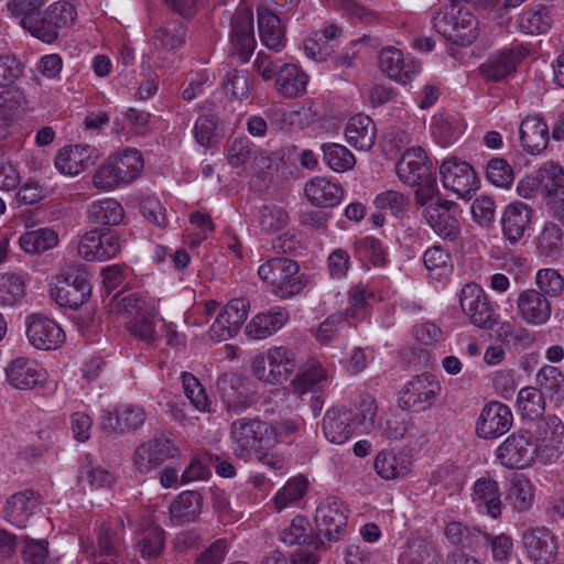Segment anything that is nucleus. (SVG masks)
I'll list each match as a JSON object with an SVG mask.
<instances>
[{
  "label": "nucleus",
  "mask_w": 564,
  "mask_h": 564,
  "mask_svg": "<svg viewBox=\"0 0 564 564\" xmlns=\"http://www.w3.org/2000/svg\"><path fill=\"white\" fill-rule=\"evenodd\" d=\"M258 30L262 45L272 52L279 53L285 46V25L270 9L258 8Z\"/></svg>",
  "instance_id": "obj_29"
},
{
  "label": "nucleus",
  "mask_w": 564,
  "mask_h": 564,
  "mask_svg": "<svg viewBox=\"0 0 564 564\" xmlns=\"http://www.w3.org/2000/svg\"><path fill=\"white\" fill-rule=\"evenodd\" d=\"M265 422L259 417H240L230 425V441L236 457L247 462L257 449H267L264 444Z\"/></svg>",
  "instance_id": "obj_5"
},
{
  "label": "nucleus",
  "mask_w": 564,
  "mask_h": 564,
  "mask_svg": "<svg viewBox=\"0 0 564 564\" xmlns=\"http://www.w3.org/2000/svg\"><path fill=\"white\" fill-rule=\"evenodd\" d=\"M327 373L321 364H312L305 370L297 373L292 381L294 392L303 395L312 390L316 384L326 380Z\"/></svg>",
  "instance_id": "obj_59"
},
{
  "label": "nucleus",
  "mask_w": 564,
  "mask_h": 564,
  "mask_svg": "<svg viewBox=\"0 0 564 564\" xmlns=\"http://www.w3.org/2000/svg\"><path fill=\"white\" fill-rule=\"evenodd\" d=\"M456 206L451 200H437L429 204L423 212L424 218L433 231L441 238L455 241L460 235V225L452 213Z\"/></svg>",
  "instance_id": "obj_18"
},
{
  "label": "nucleus",
  "mask_w": 564,
  "mask_h": 564,
  "mask_svg": "<svg viewBox=\"0 0 564 564\" xmlns=\"http://www.w3.org/2000/svg\"><path fill=\"white\" fill-rule=\"evenodd\" d=\"M7 379L12 387L31 390L46 381L47 373L35 360L26 357L13 359L6 368Z\"/></svg>",
  "instance_id": "obj_22"
},
{
  "label": "nucleus",
  "mask_w": 564,
  "mask_h": 564,
  "mask_svg": "<svg viewBox=\"0 0 564 564\" xmlns=\"http://www.w3.org/2000/svg\"><path fill=\"white\" fill-rule=\"evenodd\" d=\"M304 194L312 205L333 208L341 203L345 191L338 183L323 176H315L306 182Z\"/></svg>",
  "instance_id": "obj_27"
},
{
  "label": "nucleus",
  "mask_w": 564,
  "mask_h": 564,
  "mask_svg": "<svg viewBox=\"0 0 564 564\" xmlns=\"http://www.w3.org/2000/svg\"><path fill=\"white\" fill-rule=\"evenodd\" d=\"M536 381L541 389L550 393V397L555 401L564 399V376L554 366L542 367L538 375Z\"/></svg>",
  "instance_id": "obj_58"
},
{
  "label": "nucleus",
  "mask_w": 564,
  "mask_h": 564,
  "mask_svg": "<svg viewBox=\"0 0 564 564\" xmlns=\"http://www.w3.org/2000/svg\"><path fill=\"white\" fill-rule=\"evenodd\" d=\"M122 249V242L112 231L98 229L86 232L79 240L78 254L88 261H107L117 257Z\"/></svg>",
  "instance_id": "obj_12"
},
{
  "label": "nucleus",
  "mask_w": 564,
  "mask_h": 564,
  "mask_svg": "<svg viewBox=\"0 0 564 564\" xmlns=\"http://www.w3.org/2000/svg\"><path fill=\"white\" fill-rule=\"evenodd\" d=\"M289 215L283 207L268 204L263 205L259 210V224L262 230L267 232H275L286 226Z\"/></svg>",
  "instance_id": "obj_60"
},
{
  "label": "nucleus",
  "mask_w": 564,
  "mask_h": 564,
  "mask_svg": "<svg viewBox=\"0 0 564 564\" xmlns=\"http://www.w3.org/2000/svg\"><path fill=\"white\" fill-rule=\"evenodd\" d=\"M553 23L551 9L544 4H534L523 11L518 20V30L527 35H540L547 33Z\"/></svg>",
  "instance_id": "obj_39"
},
{
  "label": "nucleus",
  "mask_w": 564,
  "mask_h": 564,
  "mask_svg": "<svg viewBox=\"0 0 564 564\" xmlns=\"http://www.w3.org/2000/svg\"><path fill=\"white\" fill-rule=\"evenodd\" d=\"M441 386L435 376L421 373L409 381L399 393V404L403 410L422 412L430 409L440 394Z\"/></svg>",
  "instance_id": "obj_8"
},
{
  "label": "nucleus",
  "mask_w": 564,
  "mask_h": 564,
  "mask_svg": "<svg viewBox=\"0 0 564 564\" xmlns=\"http://www.w3.org/2000/svg\"><path fill=\"white\" fill-rule=\"evenodd\" d=\"M517 312L525 324L540 326L551 318L552 305L545 294L535 289H527L518 295Z\"/></svg>",
  "instance_id": "obj_20"
},
{
  "label": "nucleus",
  "mask_w": 564,
  "mask_h": 564,
  "mask_svg": "<svg viewBox=\"0 0 564 564\" xmlns=\"http://www.w3.org/2000/svg\"><path fill=\"white\" fill-rule=\"evenodd\" d=\"M542 446L533 444L528 431H519L508 436L496 449V458L507 468H524L536 456L543 457Z\"/></svg>",
  "instance_id": "obj_4"
},
{
  "label": "nucleus",
  "mask_w": 564,
  "mask_h": 564,
  "mask_svg": "<svg viewBox=\"0 0 564 564\" xmlns=\"http://www.w3.org/2000/svg\"><path fill=\"white\" fill-rule=\"evenodd\" d=\"M307 82V74L296 64L283 63L275 79V89L285 98H296L306 91Z\"/></svg>",
  "instance_id": "obj_36"
},
{
  "label": "nucleus",
  "mask_w": 564,
  "mask_h": 564,
  "mask_svg": "<svg viewBox=\"0 0 564 564\" xmlns=\"http://www.w3.org/2000/svg\"><path fill=\"white\" fill-rule=\"evenodd\" d=\"M376 473L386 480L403 477L411 470L410 457L401 452L382 449L375 459Z\"/></svg>",
  "instance_id": "obj_37"
},
{
  "label": "nucleus",
  "mask_w": 564,
  "mask_h": 564,
  "mask_svg": "<svg viewBox=\"0 0 564 564\" xmlns=\"http://www.w3.org/2000/svg\"><path fill=\"white\" fill-rule=\"evenodd\" d=\"M347 142L357 150L369 151L377 138V128L373 120L364 113L349 118L345 127Z\"/></svg>",
  "instance_id": "obj_31"
},
{
  "label": "nucleus",
  "mask_w": 564,
  "mask_h": 564,
  "mask_svg": "<svg viewBox=\"0 0 564 564\" xmlns=\"http://www.w3.org/2000/svg\"><path fill=\"white\" fill-rule=\"evenodd\" d=\"M540 194L547 202L564 198V167L558 163L546 162L536 171Z\"/></svg>",
  "instance_id": "obj_35"
},
{
  "label": "nucleus",
  "mask_w": 564,
  "mask_h": 564,
  "mask_svg": "<svg viewBox=\"0 0 564 564\" xmlns=\"http://www.w3.org/2000/svg\"><path fill=\"white\" fill-rule=\"evenodd\" d=\"M308 482L304 477L290 479L274 496L273 505L276 511L300 501L307 491Z\"/></svg>",
  "instance_id": "obj_53"
},
{
  "label": "nucleus",
  "mask_w": 564,
  "mask_h": 564,
  "mask_svg": "<svg viewBox=\"0 0 564 564\" xmlns=\"http://www.w3.org/2000/svg\"><path fill=\"white\" fill-rule=\"evenodd\" d=\"M399 180L409 186L421 184L431 176L427 156L421 147H412L402 153L395 166Z\"/></svg>",
  "instance_id": "obj_24"
},
{
  "label": "nucleus",
  "mask_w": 564,
  "mask_h": 564,
  "mask_svg": "<svg viewBox=\"0 0 564 564\" xmlns=\"http://www.w3.org/2000/svg\"><path fill=\"white\" fill-rule=\"evenodd\" d=\"M290 319L289 311L283 306H272L254 315L246 325L245 333L252 339H265L278 333Z\"/></svg>",
  "instance_id": "obj_25"
},
{
  "label": "nucleus",
  "mask_w": 564,
  "mask_h": 564,
  "mask_svg": "<svg viewBox=\"0 0 564 564\" xmlns=\"http://www.w3.org/2000/svg\"><path fill=\"white\" fill-rule=\"evenodd\" d=\"M459 304L470 322L480 328L491 329L498 323L491 303L484 290L476 283H467L460 290Z\"/></svg>",
  "instance_id": "obj_9"
},
{
  "label": "nucleus",
  "mask_w": 564,
  "mask_h": 564,
  "mask_svg": "<svg viewBox=\"0 0 564 564\" xmlns=\"http://www.w3.org/2000/svg\"><path fill=\"white\" fill-rule=\"evenodd\" d=\"M156 314H148L147 312L133 317L128 324V330L131 336L152 345L158 338L155 325L151 318H155Z\"/></svg>",
  "instance_id": "obj_61"
},
{
  "label": "nucleus",
  "mask_w": 564,
  "mask_h": 564,
  "mask_svg": "<svg viewBox=\"0 0 564 564\" xmlns=\"http://www.w3.org/2000/svg\"><path fill=\"white\" fill-rule=\"evenodd\" d=\"M99 151L89 144H76L61 149L55 156V167L65 175H78L99 159Z\"/></svg>",
  "instance_id": "obj_19"
},
{
  "label": "nucleus",
  "mask_w": 564,
  "mask_h": 564,
  "mask_svg": "<svg viewBox=\"0 0 564 564\" xmlns=\"http://www.w3.org/2000/svg\"><path fill=\"white\" fill-rule=\"evenodd\" d=\"M347 509L336 497H327L316 508L315 523L318 532L328 541L337 542L346 533Z\"/></svg>",
  "instance_id": "obj_10"
},
{
  "label": "nucleus",
  "mask_w": 564,
  "mask_h": 564,
  "mask_svg": "<svg viewBox=\"0 0 564 564\" xmlns=\"http://www.w3.org/2000/svg\"><path fill=\"white\" fill-rule=\"evenodd\" d=\"M58 236L51 228H39L21 235L19 238L20 247L28 253H42L56 247Z\"/></svg>",
  "instance_id": "obj_46"
},
{
  "label": "nucleus",
  "mask_w": 564,
  "mask_h": 564,
  "mask_svg": "<svg viewBox=\"0 0 564 564\" xmlns=\"http://www.w3.org/2000/svg\"><path fill=\"white\" fill-rule=\"evenodd\" d=\"M517 403L521 415L529 419L540 416L545 408L543 392L533 387L522 388L518 393Z\"/></svg>",
  "instance_id": "obj_57"
},
{
  "label": "nucleus",
  "mask_w": 564,
  "mask_h": 564,
  "mask_svg": "<svg viewBox=\"0 0 564 564\" xmlns=\"http://www.w3.org/2000/svg\"><path fill=\"white\" fill-rule=\"evenodd\" d=\"M203 497L197 491H183L170 506L171 520L176 525L195 521L202 513Z\"/></svg>",
  "instance_id": "obj_38"
},
{
  "label": "nucleus",
  "mask_w": 564,
  "mask_h": 564,
  "mask_svg": "<svg viewBox=\"0 0 564 564\" xmlns=\"http://www.w3.org/2000/svg\"><path fill=\"white\" fill-rule=\"evenodd\" d=\"M25 323L28 339L37 349H55L65 340L63 329L54 321L42 314L28 316Z\"/></svg>",
  "instance_id": "obj_17"
},
{
  "label": "nucleus",
  "mask_w": 564,
  "mask_h": 564,
  "mask_svg": "<svg viewBox=\"0 0 564 564\" xmlns=\"http://www.w3.org/2000/svg\"><path fill=\"white\" fill-rule=\"evenodd\" d=\"M140 534L141 536L138 541L140 555L144 560L159 557L165 546L164 530L147 520L141 524Z\"/></svg>",
  "instance_id": "obj_42"
},
{
  "label": "nucleus",
  "mask_w": 564,
  "mask_h": 564,
  "mask_svg": "<svg viewBox=\"0 0 564 564\" xmlns=\"http://www.w3.org/2000/svg\"><path fill=\"white\" fill-rule=\"evenodd\" d=\"M301 425V419H284L270 424L265 423L264 444L268 448L278 443L291 444Z\"/></svg>",
  "instance_id": "obj_48"
},
{
  "label": "nucleus",
  "mask_w": 564,
  "mask_h": 564,
  "mask_svg": "<svg viewBox=\"0 0 564 564\" xmlns=\"http://www.w3.org/2000/svg\"><path fill=\"white\" fill-rule=\"evenodd\" d=\"M186 41V28L180 20H171L159 26L152 36V42L158 50L175 51L182 47Z\"/></svg>",
  "instance_id": "obj_41"
},
{
  "label": "nucleus",
  "mask_w": 564,
  "mask_h": 564,
  "mask_svg": "<svg viewBox=\"0 0 564 564\" xmlns=\"http://www.w3.org/2000/svg\"><path fill=\"white\" fill-rule=\"evenodd\" d=\"M258 275L271 288V292L281 299H290L305 286L297 262L286 258L267 260L259 267Z\"/></svg>",
  "instance_id": "obj_2"
},
{
  "label": "nucleus",
  "mask_w": 564,
  "mask_h": 564,
  "mask_svg": "<svg viewBox=\"0 0 564 564\" xmlns=\"http://www.w3.org/2000/svg\"><path fill=\"white\" fill-rule=\"evenodd\" d=\"M520 141L530 154H540L549 143V127L538 117H527L520 124Z\"/></svg>",
  "instance_id": "obj_33"
},
{
  "label": "nucleus",
  "mask_w": 564,
  "mask_h": 564,
  "mask_svg": "<svg viewBox=\"0 0 564 564\" xmlns=\"http://www.w3.org/2000/svg\"><path fill=\"white\" fill-rule=\"evenodd\" d=\"M322 151L325 164L334 172L343 173L355 166L356 159L345 145L326 143L323 144Z\"/></svg>",
  "instance_id": "obj_51"
},
{
  "label": "nucleus",
  "mask_w": 564,
  "mask_h": 564,
  "mask_svg": "<svg viewBox=\"0 0 564 564\" xmlns=\"http://www.w3.org/2000/svg\"><path fill=\"white\" fill-rule=\"evenodd\" d=\"M40 495L33 490H24L12 495L4 506V519L12 525L24 529L31 516L40 508Z\"/></svg>",
  "instance_id": "obj_26"
},
{
  "label": "nucleus",
  "mask_w": 564,
  "mask_h": 564,
  "mask_svg": "<svg viewBox=\"0 0 564 564\" xmlns=\"http://www.w3.org/2000/svg\"><path fill=\"white\" fill-rule=\"evenodd\" d=\"M513 422L510 408L494 401L484 406L477 420L476 432L480 438L492 440L507 433Z\"/></svg>",
  "instance_id": "obj_16"
},
{
  "label": "nucleus",
  "mask_w": 564,
  "mask_h": 564,
  "mask_svg": "<svg viewBox=\"0 0 564 564\" xmlns=\"http://www.w3.org/2000/svg\"><path fill=\"white\" fill-rule=\"evenodd\" d=\"M473 502L476 508L492 519L501 516L502 501L499 484L491 477H480L473 486Z\"/></svg>",
  "instance_id": "obj_28"
},
{
  "label": "nucleus",
  "mask_w": 564,
  "mask_h": 564,
  "mask_svg": "<svg viewBox=\"0 0 564 564\" xmlns=\"http://www.w3.org/2000/svg\"><path fill=\"white\" fill-rule=\"evenodd\" d=\"M117 169L122 183H130L135 180L143 169L141 153L135 149H124L122 152L110 156Z\"/></svg>",
  "instance_id": "obj_49"
},
{
  "label": "nucleus",
  "mask_w": 564,
  "mask_h": 564,
  "mask_svg": "<svg viewBox=\"0 0 564 564\" xmlns=\"http://www.w3.org/2000/svg\"><path fill=\"white\" fill-rule=\"evenodd\" d=\"M433 28L456 45L471 44L478 35L477 21L468 11L456 4H445L432 18Z\"/></svg>",
  "instance_id": "obj_1"
},
{
  "label": "nucleus",
  "mask_w": 564,
  "mask_h": 564,
  "mask_svg": "<svg viewBox=\"0 0 564 564\" xmlns=\"http://www.w3.org/2000/svg\"><path fill=\"white\" fill-rule=\"evenodd\" d=\"M88 213L91 221L106 226L119 225L124 216L123 207L113 198L94 202Z\"/></svg>",
  "instance_id": "obj_47"
},
{
  "label": "nucleus",
  "mask_w": 564,
  "mask_h": 564,
  "mask_svg": "<svg viewBox=\"0 0 564 564\" xmlns=\"http://www.w3.org/2000/svg\"><path fill=\"white\" fill-rule=\"evenodd\" d=\"M535 283L539 288L538 291L545 294L546 297H556L564 290V279L557 270L551 268L540 269L535 275Z\"/></svg>",
  "instance_id": "obj_63"
},
{
  "label": "nucleus",
  "mask_w": 564,
  "mask_h": 564,
  "mask_svg": "<svg viewBox=\"0 0 564 564\" xmlns=\"http://www.w3.org/2000/svg\"><path fill=\"white\" fill-rule=\"evenodd\" d=\"M56 282L67 283L69 286H75L80 291L91 292L89 283V274L85 269V265L69 262L66 263L59 271Z\"/></svg>",
  "instance_id": "obj_62"
},
{
  "label": "nucleus",
  "mask_w": 564,
  "mask_h": 564,
  "mask_svg": "<svg viewBox=\"0 0 564 564\" xmlns=\"http://www.w3.org/2000/svg\"><path fill=\"white\" fill-rule=\"evenodd\" d=\"M563 247V231L554 223L544 225L540 236L538 237V249L544 257L556 259Z\"/></svg>",
  "instance_id": "obj_55"
},
{
  "label": "nucleus",
  "mask_w": 564,
  "mask_h": 564,
  "mask_svg": "<svg viewBox=\"0 0 564 564\" xmlns=\"http://www.w3.org/2000/svg\"><path fill=\"white\" fill-rule=\"evenodd\" d=\"M464 120L457 113H437L433 117L432 134L443 147L455 142L465 131Z\"/></svg>",
  "instance_id": "obj_40"
},
{
  "label": "nucleus",
  "mask_w": 564,
  "mask_h": 564,
  "mask_svg": "<svg viewBox=\"0 0 564 564\" xmlns=\"http://www.w3.org/2000/svg\"><path fill=\"white\" fill-rule=\"evenodd\" d=\"M356 426L355 414L346 408L334 406L323 417V434L332 444L346 443L355 434Z\"/></svg>",
  "instance_id": "obj_23"
},
{
  "label": "nucleus",
  "mask_w": 564,
  "mask_h": 564,
  "mask_svg": "<svg viewBox=\"0 0 564 564\" xmlns=\"http://www.w3.org/2000/svg\"><path fill=\"white\" fill-rule=\"evenodd\" d=\"M76 17L77 11L72 3H52L41 17L39 28L35 29V37L45 43L54 42L58 36V30L72 25Z\"/></svg>",
  "instance_id": "obj_15"
},
{
  "label": "nucleus",
  "mask_w": 564,
  "mask_h": 564,
  "mask_svg": "<svg viewBox=\"0 0 564 564\" xmlns=\"http://www.w3.org/2000/svg\"><path fill=\"white\" fill-rule=\"evenodd\" d=\"M564 436V424L560 417L549 415L536 422L535 437L542 442V448L545 451L547 447L552 449V456H556L558 451L555 444H561Z\"/></svg>",
  "instance_id": "obj_45"
},
{
  "label": "nucleus",
  "mask_w": 564,
  "mask_h": 564,
  "mask_svg": "<svg viewBox=\"0 0 564 564\" xmlns=\"http://www.w3.org/2000/svg\"><path fill=\"white\" fill-rule=\"evenodd\" d=\"M124 531V522L119 519L115 525L102 524L97 535L98 554L118 557L120 555V535Z\"/></svg>",
  "instance_id": "obj_50"
},
{
  "label": "nucleus",
  "mask_w": 564,
  "mask_h": 564,
  "mask_svg": "<svg viewBox=\"0 0 564 564\" xmlns=\"http://www.w3.org/2000/svg\"><path fill=\"white\" fill-rule=\"evenodd\" d=\"M51 299L61 307L77 310L90 296V292L69 286L67 283L56 282L50 291Z\"/></svg>",
  "instance_id": "obj_52"
},
{
  "label": "nucleus",
  "mask_w": 564,
  "mask_h": 564,
  "mask_svg": "<svg viewBox=\"0 0 564 564\" xmlns=\"http://www.w3.org/2000/svg\"><path fill=\"white\" fill-rule=\"evenodd\" d=\"M373 204L378 209L389 210L392 215L400 216L408 210L410 199L398 191L388 189L378 194Z\"/></svg>",
  "instance_id": "obj_64"
},
{
  "label": "nucleus",
  "mask_w": 564,
  "mask_h": 564,
  "mask_svg": "<svg viewBox=\"0 0 564 564\" xmlns=\"http://www.w3.org/2000/svg\"><path fill=\"white\" fill-rule=\"evenodd\" d=\"M524 56L525 50L522 47L505 50L484 63L480 73L487 79L499 82L513 73Z\"/></svg>",
  "instance_id": "obj_32"
},
{
  "label": "nucleus",
  "mask_w": 564,
  "mask_h": 564,
  "mask_svg": "<svg viewBox=\"0 0 564 564\" xmlns=\"http://www.w3.org/2000/svg\"><path fill=\"white\" fill-rule=\"evenodd\" d=\"M44 6V0H10L8 10L20 18V24L35 37V29L40 24V9Z\"/></svg>",
  "instance_id": "obj_44"
},
{
  "label": "nucleus",
  "mask_w": 564,
  "mask_h": 564,
  "mask_svg": "<svg viewBox=\"0 0 564 564\" xmlns=\"http://www.w3.org/2000/svg\"><path fill=\"white\" fill-rule=\"evenodd\" d=\"M296 367L294 352L284 346L268 349L251 361L252 375L260 381L279 384L288 380Z\"/></svg>",
  "instance_id": "obj_3"
},
{
  "label": "nucleus",
  "mask_w": 564,
  "mask_h": 564,
  "mask_svg": "<svg viewBox=\"0 0 564 564\" xmlns=\"http://www.w3.org/2000/svg\"><path fill=\"white\" fill-rule=\"evenodd\" d=\"M440 173L444 187L456 194L458 198H470L478 189L476 173L465 161L456 158L447 159L442 163Z\"/></svg>",
  "instance_id": "obj_11"
},
{
  "label": "nucleus",
  "mask_w": 564,
  "mask_h": 564,
  "mask_svg": "<svg viewBox=\"0 0 564 564\" xmlns=\"http://www.w3.org/2000/svg\"><path fill=\"white\" fill-rule=\"evenodd\" d=\"M25 294L21 275L12 272L0 273V306H12Z\"/></svg>",
  "instance_id": "obj_54"
},
{
  "label": "nucleus",
  "mask_w": 564,
  "mask_h": 564,
  "mask_svg": "<svg viewBox=\"0 0 564 564\" xmlns=\"http://www.w3.org/2000/svg\"><path fill=\"white\" fill-rule=\"evenodd\" d=\"M532 209L522 203L510 204L502 216L501 226L505 237L518 242L531 221Z\"/></svg>",
  "instance_id": "obj_34"
},
{
  "label": "nucleus",
  "mask_w": 564,
  "mask_h": 564,
  "mask_svg": "<svg viewBox=\"0 0 564 564\" xmlns=\"http://www.w3.org/2000/svg\"><path fill=\"white\" fill-rule=\"evenodd\" d=\"M379 67L389 78L402 85L411 83L421 72V65L414 57L393 46L381 50Z\"/></svg>",
  "instance_id": "obj_14"
},
{
  "label": "nucleus",
  "mask_w": 564,
  "mask_h": 564,
  "mask_svg": "<svg viewBox=\"0 0 564 564\" xmlns=\"http://www.w3.org/2000/svg\"><path fill=\"white\" fill-rule=\"evenodd\" d=\"M177 455L178 449L174 443L165 435H158L135 449L133 463L140 473L145 474Z\"/></svg>",
  "instance_id": "obj_13"
},
{
  "label": "nucleus",
  "mask_w": 564,
  "mask_h": 564,
  "mask_svg": "<svg viewBox=\"0 0 564 564\" xmlns=\"http://www.w3.org/2000/svg\"><path fill=\"white\" fill-rule=\"evenodd\" d=\"M229 26V54L247 63L256 47L252 10L239 7L231 15Z\"/></svg>",
  "instance_id": "obj_6"
},
{
  "label": "nucleus",
  "mask_w": 564,
  "mask_h": 564,
  "mask_svg": "<svg viewBox=\"0 0 564 564\" xmlns=\"http://www.w3.org/2000/svg\"><path fill=\"white\" fill-rule=\"evenodd\" d=\"M372 296L373 293L361 283L350 288L348 293L349 305L341 314L349 325L364 317L368 300Z\"/></svg>",
  "instance_id": "obj_56"
},
{
  "label": "nucleus",
  "mask_w": 564,
  "mask_h": 564,
  "mask_svg": "<svg viewBox=\"0 0 564 564\" xmlns=\"http://www.w3.org/2000/svg\"><path fill=\"white\" fill-rule=\"evenodd\" d=\"M521 546L533 564H551L558 554L557 536L544 525L527 528L521 535Z\"/></svg>",
  "instance_id": "obj_7"
},
{
  "label": "nucleus",
  "mask_w": 564,
  "mask_h": 564,
  "mask_svg": "<svg viewBox=\"0 0 564 564\" xmlns=\"http://www.w3.org/2000/svg\"><path fill=\"white\" fill-rule=\"evenodd\" d=\"M535 497V489L533 484L522 474H516L510 480L507 500L510 502L513 510L518 512L528 511Z\"/></svg>",
  "instance_id": "obj_43"
},
{
  "label": "nucleus",
  "mask_w": 564,
  "mask_h": 564,
  "mask_svg": "<svg viewBox=\"0 0 564 564\" xmlns=\"http://www.w3.org/2000/svg\"><path fill=\"white\" fill-rule=\"evenodd\" d=\"M99 419L102 430L109 433H124L142 426L145 421V412L140 405L122 404L113 412L102 410Z\"/></svg>",
  "instance_id": "obj_21"
},
{
  "label": "nucleus",
  "mask_w": 564,
  "mask_h": 564,
  "mask_svg": "<svg viewBox=\"0 0 564 564\" xmlns=\"http://www.w3.org/2000/svg\"><path fill=\"white\" fill-rule=\"evenodd\" d=\"M341 32V29L336 24L312 32L303 43L305 55L317 62L326 61L337 46Z\"/></svg>",
  "instance_id": "obj_30"
}]
</instances>
